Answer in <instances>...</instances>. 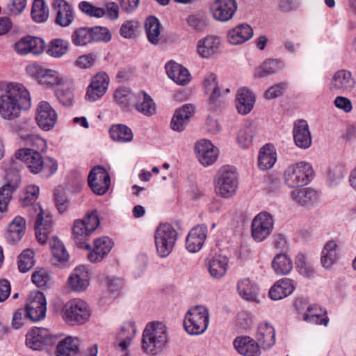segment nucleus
I'll return each mask as SVG.
<instances>
[{
    "mask_svg": "<svg viewBox=\"0 0 356 356\" xmlns=\"http://www.w3.org/2000/svg\"><path fill=\"white\" fill-rule=\"evenodd\" d=\"M229 259L225 256L216 255L209 260V272L214 279H220L227 273Z\"/></svg>",
    "mask_w": 356,
    "mask_h": 356,
    "instance_id": "37",
    "label": "nucleus"
},
{
    "mask_svg": "<svg viewBox=\"0 0 356 356\" xmlns=\"http://www.w3.org/2000/svg\"><path fill=\"white\" fill-rule=\"evenodd\" d=\"M292 199L299 205L310 207L317 202L318 192L312 188L296 189L291 192Z\"/></svg>",
    "mask_w": 356,
    "mask_h": 356,
    "instance_id": "33",
    "label": "nucleus"
},
{
    "mask_svg": "<svg viewBox=\"0 0 356 356\" xmlns=\"http://www.w3.org/2000/svg\"><path fill=\"white\" fill-rule=\"evenodd\" d=\"M79 8L82 13L90 17L100 18L106 15L105 8L94 6L92 3L86 1L80 2Z\"/></svg>",
    "mask_w": 356,
    "mask_h": 356,
    "instance_id": "54",
    "label": "nucleus"
},
{
    "mask_svg": "<svg viewBox=\"0 0 356 356\" xmlns=\"http://www.w3.org/2000/svg\"><path fill=\"white\" fill-rule=\"evenodd\" d=\"M345 166L342 164L331 165L327 170L328 184L331 187L339 185L346 174Z\"/></svg>",
    "mask_w": 356,
    "mask_h": 356,
    "instance_id": "47",
    "label": "nucleus"
},
{
    "mask_svg": "<svg viewBox=\"0 0 356 356\" xmlns=\"http://www.w3.org/2000/svg\"><path fill=\"white\" fill-rule=\"evenodd\" d=\"M326 310H323L317 305H309L303 314L302 320L307 323L327 326L329 318L326 316Z\"/></svg>",
    "mask_w": 356,
    "mask_h": 356,
    "instance_id": "38",
    "label": "nucleus"
},
{
    "mask_svg": "<svg viewBox=\"0 0 356 356\" xmlns=\"http://www.w3.org/2000/svg\"><path fill=\"white\" fill-rule=\"evenodd\" d=\"M31 280L37 286L42 287L48 284L50 280V276L45 269L40 268L32 274Z\"/></svg>",
    "mask_w": 356,
    "mask_h": 356,
    "instance_id": "60",
    "label": "nucleus"
},
{
    "mask_svg": "<svg viewBox=\"0 0 356 356\" xmlns=\"http://www.w3.org/2000/svg\"><path fill=\"white\" fill-rule=\"evenodd\" d=\"M298 271L305 277H312L314 273L313 265L308 261L307 257L302 254L297 256L295 261Z\"/></svg>",
    "mask_w": 356,
    "mask_h": 356,
    "instance_id": "53",
    "label": "nucleus"
},
{
    "mask_svg": "<svg viewBox=\"0 0 356 356\" xmlns=\"http://www.w3.org/2000/svg\"><path fill=\"white\" fill-rule=\"evenodd\" d=\"M54 201L59 213H63L68 209L70 201L66 197L63 187L58 186L55 189Z\"/></svg>",
    "mask_w": 356,
    "mask_h": 356,
    "instance_id": "55",
    "label": "nucleus"
},
{
    "mask_svg": "<svg viewBox=\"0 0 356 356\" xmlns=\"http://www.w3.org/2000/svg\"><path fill=\"white\" fill-rule=\"evenodd\" d=\"M111 138L117 142H130L133 139V133L127 126L124 124H114L109 129Z\"/></svg>",
    "mask_w": 356,
    "mask_h": 356,
    "instance_id": "43",
    "label": "nucleus"
},
{
    "mask_svg": "<svg viewBox=\"0 0 356 356\" xmlns=\"http://www.w3.org/2000/svg\"><path fill=\"white\" fill-rule=\"evenodd\" d=\"M88 273L85 266L76 267L68 279V284L75 291H83L89 285Z\"/></svg>",
    "mask_w": 356,
    "mask_h": 356,
    "instance_id": "28",
    "label": "nucleus"
},
{
    "mask_svg": "<svg viewBox=\"0 0 356 356\" xmlns=\"http://www.w3.org/2000/svg\"><path fill=\"white\" fill-rule=\"evenodd\" d=\"M136 332L135 323L129 321L124 323L121 327L120 331L117 334L116 339H124L131 340Z\"/></svg>",
    "mask_w": 356,
    "mask_h": 356,
    "instance_id": "59",
    "label": "nucleus"
},
{
    "mask_svg": "<svg viewBox=\"0 0 356 356\" xmlns=\"http://www.w3.org/2000/svg\"><path fill=\"white\" fill-rule=\"evenodd\" d=\"M220 46V39L218 37L209 35L198 41L197 52L202 58H208L216 54Z\"/></svg>",
    "mask_w": 356,
    "mask_h": 356,
    "instance_id": "34",
    "label": "nucleus"
},
{
    "mask_svg": "<svg viewBox=\"0 0 356 356\" xmlns=\"http://www.w3.org/2000/svg\"><path fill=\"white\" fill-rule=\"evenodd\" d=\"M145 31L149 41L152 44H156L159 40L160 24L157 18L149 17L145 24Z\"/></svg>",
    "mask_w": 356,
    "mask_h": 356,
    "instance_id": "48",
    "label": "nucleus"
},
{
    "mask_svg": "<svg viewBox=\"0 0 356 356\" xmlns=\"http://www.w3.org/2000/svg\"><path fill=\"white\" fill-rule=\"evenodd\" d=\"M314 171L312 165L301 161L289 165L284 171V182L291 188L307 185L312 179Z\"/></svg>",
    "mask_w": 356,
    "mask_h": 356,
    "instance_id": "8",
    "label": "nucleus"
},
{
    "mask_svg": "<svg viewBox=\"0 0 356 356\" xmlns=\"http://www.w3.org/2000/svg\"><path fill=\"white\" fill-rule=\"evenodd\" d=\"M65 321L72 325H81L87 322L91 315L87 303L81 299L67 302L63 309Z\"/></svg>",
    "mask_w": 356,
    "mask_h": 356,
    "instance_id": "11",
    "label": "nucleus"
},
{
    "mask_svg": "<svg viewBox=\"0 0 356 356\" xmlns=\"http://www.w3.org/2000/svg\"><path fill=\"white\" fill-rule=\"evenodd\" d=\"M340 248L334 240L328 241L321 252V263L325 268H330L339 259Z\"/></svg>",
    "mask_w": 356,
    "mask_h": 356,
    "instance_id": "29",
    "label": "nucleus"
},
{
    "mask_svg": "<svg viewBox=\"0 0 356 356\" xmlns=\"http://www.w3.org/2000/svg\"><path fill=\"white\" fill-rule=\"evenodd\" d=\"M255 99L252 92L246 88H241L236 95V108L242 115L250 113L254 107Z\"/></svg>",
    "mask_w": 356,
    "mask_h": 356,
    "instance_id": "36",
    "label": "nucleus"
},
{
    "mask_svg": "<svg viewBox=\"0 0 356 356\" xmlns=\"http://www.w3.org/2000/svg\"><path fill=\"white\" fill-rule=\"evenodd\" d=\"M0 115L13 120L21 115L22 85L17 82H0Z\"/></svg>",
    "mask_w": 356,
    "mask_h": 356,
    "instance_id": "2",
    "label": "nucleus"
},
{
    "mask_svg": "<svg viewBox=\"0 0 356 356\" xmlns=\"http://www.w3.org/2000/svg\"><path fill=\"white\" fill-rule=\"evenodd\" d=\"M355 86V80L349 71L344 70L337 72L332 77L331 88L342 92L350 91Z\"/></svg>",
    "mask_w": 356,
    "mask_h": 356,
    "instance_id": "26",
    "label": "nucleus"
},
{
    "mask_svg": "<svg viewBox=\"0 0 356 356\" xmlns=\"http://www.w3.org/2000/svg\"><path fill=\"white\" fill-rule=\"evenodd\" d=\"M253 35V30L246 24L238 25L227 33L228 41L234 45H238L250 40Z\"/></svg>",
    "mask_w": 356,
    "mask_h": 356,
    "instance_id": "31",
    "label": "nucleus"
},
{
    "mask_svg": "<svg viewBox=\"0 0 356 356\" xmlns=\"http://www.w3.org/2000/svg\"><path fill=\"white\" fill-rule=\"evenodd\" d=\"M273 225V216L270 213L261 212L257 214L252 222L253 238L258 242L265 240L272 232Z\"/></svg>",
    "mask_w": 356,
    "mask_h": 356,
    "instance_id": "13",
    "label": "nucleus"
},
{
    "mask_svg": "<svg viewBox=\"0 0 356 356\" xmlns=\"http://www.w3.org/2000/svg\"><path fill=\"white\" fill-rule=\"evenodd\" d=\"M272 267L277 275L289 274L293 269V262L286 254H277L272 261Z\"/></svg>",
    "mask_w": 356,
    "mask_h": 356,
    "instance_id": "41",
    "label": "nucleus"
},
{
    "mask_svg": "<svg viewBox=\"0 0 356 356\" xmlns=\"http://www.w3.org/2000/svg\"><path fill=\"white\" fill-rule=\"evenodd\" d=\"M30 218H35L34 228L37 241L40 244H44L51 231L53 220L51 216L42 209L39 203L26 204L24 208V213Z\"/></svg>",
    "mask_w": 356,
    "mask_h": 356,
    "instance_id": "5",
    "label": "nucleus"
},
{
    "mask_svg": "<svg viewBox=\"0 0 356 356\" xmlns=\"http://www.w3.org/2000/svg\"><path fill=\"white\" fill-rule=\"evenodd\" d=\"M38 159H44L41 172L44 173V176L49 177L56 173L58 170V163L56 160L52 157H38Z\"/></svg>",
    "mask_w": 356,
    "mask_h": 356,
    "instance_id": "62",
    "label": "nucleus"
},
{
    "mask_svg": "<svg viewBox=\"0 0 356 356\" xmlns=\"http://www.w3.org/2000/svg\"><path fill=\"white\" fill-rule=\"evenodd\" d=\"M109 84V78L106 73L99 72L92 78L88 87L86 99L95 102L101 98L107 91Z\"/></svg>",
    "mask_w": 356,
    "mask_h": 356,
    "instance_id": "18",
    "label": "nucleus"
},
{
    "mask_svg": "<svg viewBox=\"0 0 356 356\" xmlns=\"http://www.w3.org/2000/svg\"><path fill=\"white\" fill-rule=\"evenodd\" d=\"M177 240L176 229L168 223L161 224L154 233L156 251L161 257H168L172 251Z\"/></svg>",
    "mask_w": 356,
    "mask_h": 356,
    "instance_id": "10",
    "label": "nucleus"
},
{
    "mask_svg": "<svg viewBox=\"0 0 356 356\" xmlns=\"http://www.w3.org/2000/svg\"><path fill=\"white\" fill-rule=\"evenodd\" d=\"M46 310V299L43 293L39 291L31 292L26 304L28 318L32 321H38L45 317Z\"/></svg>",
    "mask_w": 356,
    "mask_h": 356,
    "instance_id": "14",
    "label": "nucleus"
},
{
    "mask_svg": "<svg viewBox=\"0 0 356 356\" xmlns=\"http://www.w3.org/2000/svg\"><path fill=\"white\" fill-rule=\"evenodd\" d=\"M46 149V141L38 135L24 136V156H41Z\"/></svg>",
    "mask_w": 356,
    "mask_h": 356,
    "instance_id": "22",
    "label": "nucleus"
},
{
    "mask_svg": "<svg viewBox=\"0 0 356 356\" xmlns=\"http://www.w3.org/2000/svg\"><path fill=\"white\" fill-rule=\"evenodd\" d=\"M35 120L40 128L49 131L55 127L58 115L49 102L42 101L38 106Z\"/></svg>",
    "mask_w": 356,
    "mask_h": 356,
    "instance_id": "16",
    "label": "nucleus"
},
{
    "mask_svg": "<svg viewBox=\"0 0 356 356\" xmlns=\"http://www.w3.org/2000/svg\"><path fill=\"white\" fill-rule=\"evenodd\" d=\"M31 15L35 22L42 23L47 20L49 8L44 0H34Z\"/></svg>",
    "mask_w": 356,
    "mask_h": 356,
    "instance_id": "45",
    "label": "nucleus"
},
{
    "mask_svg": "<svg viewBox=\"0 0 356 356\" xmlns=\"http://www.w3.org/2000/svg\"><path fill=\"white\" fill-rule=\"evenodd\" d=\"M52 6L56 11L55 22L57 25L67 27L74 22L72 8L65 0H54Z\"/></svg>",
    "mask_w": 356,
    "mask_h": 356,
    "instance_id": "21",
    "label": "nucleus"
},
{
    "mask_svg": "<svg viewBox=\"0 0 356 356\" xmlns=\"http://www.w3.org/2000/svg\"><path fill=\"white\" fill-rule=\"evenodd\" d=\"M135 108L146 116H151L156 113V105L153 99L144 91L138 94V102L136 104Z\"/></svg>",
    "mask_w": 356,
    "mask_h": 356,
    "instance_id": "42",
    "label": "nucleus"
},
{
    "mask_svg": "<svg viewBox=\"0 0 356 356\" xmlns=\"http://www.w3.org/2000/svg\"><path fill=\"white\" fill-rule=\"evenodd\" d=\"M26 73L35 78L40 84L49 87L56 86V95L60 104L65 106L73 105L74 93L72 82L61 76L58 72L43 67L37 64L26 67Z\"/></svg>",
    "mask_w": 356,
    "mask_h": 356,
    "instance_id": "1",
    "label": "nucleus"
},
{
    "mask_svg": "<svg viewBox=\"0 0 356 356\" xmlns=\"http://www.w3.org/2000/svg\"><path fill=\"white\" fill-rule=\"evenodd\" d=\"M282 65L280 60L268 59L257 70L255 74L257 77H264L277 72L282 69Z\"/></svg>",
    "mask_w": 356,
    "mask_h": 356,
    "instance_id": "51",
    "label": "nucleus"
},
{
    "mask_svg": "<svg viewBox=\"0 0 356 356\" xmlns=\"http://www.w3.org/2000/svg\"><path fill=\"white\" fill-rule=\"evenodd\" d=\"M90 28L79 27L74 30L71 40L75 46H84L92 42Z\"/></svg>",
    "mask_w": 356,
    "mask_h": 356,
    "instance_id": "49",
    "label": "nucleus"
},
{
    "mask_svg": "<svg viewBox=\"0 0 356 356\" xmlns=\"http://www.w3.org/2000/svg\"><path fill=\"white\" fill-rule=\"evenodd\" d=\"M194 151L200 156H207L210 154L211 156H218L220 153L219 149L207 139L197 140L195 144Z\"/></svg>",
    "mask_w": 356,
    "mask_h": 356,
    "instance_id": "50",
    "label": "nucleus"
},
{
    "mask_svg": "<svg viewBox=\"0 0 356 356\" xmlns=\"http://www.w3.org/2000/svg\"><path fill=\"white\" fill-rule=\"evenodd\" d=\"M39 187L35 185H29L24 190V208L26 204L35 203L39 193Z\"/></svg>",
    "mask_w": 356,
    "mask_h": 356,
    "instance_id": "63",
    "label": "nucleus"
},
{
    "mask_svg": "<svg viewBox=\"0 0 356 356\" xmlns=\"http://www.w3.org/2000/svg\"><path fill=\"white\" fill-rule=\"evenodd\" d=\"M236 10L237 4L235 0H214L210 6L213 17L222 22L230 20Z\"/></svg>",
    "mask_w": 356,
    "mask_h": 356,
    "instance_id": "17",
    "label": "nucleus"
},
{
    "mask_svg": "<svg viewBox=\"0 0 356 356\" xmlns=\"http://www.w3.org/2000/svg\"><path fill=\"white\" fill-rule=\"evenodd\" d=\"M22 237V217H15L9 224L6 239L10 245L17 244Z\"/></svg>",
    "mask_w": 356,
    "mask_h": 356,
    "instance_id": "40",
    "label": "nucleus"
},
{
    "mask_svg": "<svg viewBox=\"0 0 356 356\" xmlns=\"http://www.w3.org/2000/svg\"><path fill=\"white\" fill-rule=\"evenodd\" d=\"M170 341L167 326L161 322L147 324L143 332L142 348L150 355L161 353Z\"/></svg>",
    "mask_w": 356,
    "mask_h": 356,
    "instance_id": "3",
    "label": "nucleus"
},
{
    "mask_svg": "<svg viewBox=\"0 0 356 356\" xmlns=\"http://www.w3.org/2000/svg\"><path fill=\"white\" fill-rule=\"evenodd\" d=\"M165 69L169 78L177 84L184 86L190 81V73L182 65L170 61L165 65Z\"/></svg>",
    "mask_w": 356,
    "mask_h": 356,
    "instance_id": "30",
    "label": "nucleus"
},
{
    "mask_svg": "<svg viewBox=\"0 0 356 356\" xmlns=\"http://www.w3.org/2000/svg\"><path fill=\"white\" fill-rule=\"evenodd\" d=\"M50 247L54 257L58 261H66L69 259V254L63 243L57 237L50 240Z\"/></svg>",
    "mask_w": 356,
    "mask_h": 356,
    "instance_id": "52",
    "label": "nucleus"
},
{
    "mask_svg": "<svg viewBox=\"0 0 356 356\" xmlns=\"http://www.w3.org/2000/svg\"><path fill=\"white\" fill-rule=\"evenodd\" d=\"M69 50V42L60 38H56L49 42L47 53L54 58H60L65 55Z\"/></svg>",
    "mask_w": 356,
    "mask_h": 356,
    "instance_id": "44",
    "label": "nucleus"
},
{
    "mask_svg": "<svg viewBox=\"0 0 356 356\" xmlns=\"http://www.w3.org/2000/svg\"><path fill=\"white\" fill-rule=\"evenodd\" d=\"M238 188L236 168L233 165H223L216 176L215 190L223 198L232 197Z\"/></svg>",
    "mask_w": 356,
    "mask_h": 356,
    "instance_id": "7",
    "label": "nucleus"
},
{
    "mask_svg": "<svg viewBox=\"0 0 356 356\" xmlns=\"http://www.w3.org/2000/svg\"><path fill=\"white\" fill-rule=\"evenodd\" d=\"M57 335L52 334L47 329L34 327L26 335V345L33 350H40L43 346L51 347L56 345Z\"/></svg>",
    "mask_w": 356,
    "mask_h": 356,
    "instance_id": "12",
    "label": "nucleus"
},
{
    "mask_svg": "<svg viewBox=\"0 0 356 356\" xmlns=\"http://www.w3.org/2000/svg\"><path fill=\"white\" fill-rule=\"evenodd\" d=\"M293 134L295 144L301 149H307L312 145V135L306 120H296L293 125Z\"/></svg>",
    "mask_w": 356,
    "mask_h": 356,
    "instance_id": "19",
    "label": "nucleus"
},
{
    "mask_svg": "<svg viewBox=\"0 0 356 356\" xmlns=\"http://www.w3.org/2000/svg\"><path fill=\"white\" fill-rule=\"evenodd\" d=\"M254 129L247 126L241 129L238 134V143L242 147H248L252 142Z\"/></svg>",
    "mask_w": 356,
    "mask_h": 356,
    "instance_id": "57",
    "label": "nucleus"
},
{
    "mask_svg": "<svg viewBox=\"0 0 356 356\" xmlns=\"http://www.w3.org/2000/svg\"><path fill=\"white\" fill-rule=\"evenodd\" d=\"M295 289V282L289 278L277 281L270 289L269 297L273 300H281L291 295Z\"/></svg>",
    "mask_w": 356,
    "mask_h": 356,
    "instance_id": "25",
    "label": "nucleus"
},
{
    "mask_svg": "<svg viewBox=\"0 0 356 356\" xmlns=\"http://www.w3.org/2000/svg\"><path fill=\"white\" fill-rule=\"evenodd\" d=\"M90 32L92 42L99 41L108 42L112 38L110 31L104 26L90 27Z\"/></svg>",
    "mask_w": 356,
    "mask_h": 356,
    "instance_id": "56",
    "label": "nucleus"
},
{
    "mask_svg": "<svg viewBox=\"0 0 356 356\" xmlns=\"http://www.w3.org/2000/svg\"><path fill=\"white\" fill-rule=\"evenodd\" d=\"M45 48V44L42 39L38 37H24V54L32 53L40 54Z\"/></svg>",
    "mask_w": 356,
    "mask_h": 356,
    "instance_id": "46",
    "label": "nucleus"
},
{
    "mask_svg": "<svg viewBox=\"0 0 356 356\" xmlns=\"http://www.w3.org/2000/svg\"><path fill=\"white\" fill-rule=\"evenodd\" d=\"M131 97V92L125 88L117 89L114 94L116 102L122 108L129 107Z\"/></svg>",
    "mask_w": 356,
    "mask_h": 356,
    "instance_id": "58",
    "label": "nucleus"
},
{
    "mask_svg": "<svg viewBox=\"0 0 356 356\" xmlns=\"http://www.w3.org/2000/svg\"><path fill=\"white\" fill-rule=\"evenodd\" d=\"M113 242L108 237L97 238L94 242L92 252L88 254V258L91 262H97L103 259L111 250Z\"/></svg>",
    "mask_w": 356,
    "mask_h": 356,
    "instance_id": "32",
    "label": "nucleus"
},
{
    "mask_svg": "<svg viewBox=\"0 0 356 356\" xmlns=\"http://www.w3.org/2000/svg\"><path fill=\"white\" fill-rule=\"evenodd\" d=\"M209 323V310L204 306L198 305L191 308L185 316L184 325L190 334L204 333Z\"/></svg>",
    "mask_w": 356,
    "mask_h": 356,
    "instance_id": "9",
    "label": "nucleus"
},
{
    "mask_svg": "<svg viewBox=\"0 0 356 356\" xmlns=\"http://www.w3.org/2000/svg\"><path fill=\"white\" fill-rule=\"evenodd\" d=\"M88 183L95 194L102 195L108 190L111 179L105 168L101 166H96L92 168L88 175Z\"/></svg>",
    "mask_w": 356,
    "mask_h": 356,
    "instance_id": "15",
    "label": "nucleus"
},
{
    "mask_svg": "<svg viewBox=\"0 0 356 356\" xmlns=\"http://www.w3.org/2000/svg\"><path fill=\"white\" fill-rule=\"evenodd\" d=\"M138 26L139 24L136 21H126L120 27V35L124 38H134Z\"/></svg>",
    "mask_w": 356,
    "mask_h": 356,
    "instance_id": "61",
    "label": "nucleus"
},
{
    "mask_svg": "<svg viewBox=\"0 0 356 356\" xmlns=\"http://www.w3.org/2000/svg\"><path fill=\"white\" fill-rule=\"evenodd\" d=\"M204 86L205 92L209 95V105L211 109L216 110L220 106V92L217 81V76L213 73H210L204 79Z\"/></svg>",
    "mask_w": 356,
    "mask_h": 356,
    "instance_id": "24",
    "label": "nucleus"
},
{
    "mask_svg": "<svg viewBox=\"0 0 356 356\" xmlns=\"http://www.w3.org/2000/svg\"><path fill=\"white\" fill-rule=\"evenodd\" d=\"M21 157L12 159L8 170L6 171V183L0 188V212L7 211L12 195L16 192L21 184Z\"/></svg>",
    "mask_w": 356,
    "mask_h": 356,
    "instance_id": "4",
    "label": "nucleus"
},
{
    "mask_svg": "<svg viewBox=\"0 0 356 356\" xmlns=\"http://www.w3.org/2000/svg\"><path fill=\"white\" fill-rule=\"evenodd\" d=\"M207 227L204 225L193 227L186 240V249L191 252H197L202 247L207 236Z\"/></svg>",
    "mask_w": 356,
    "mask_h": 356,
    "instance_id": "20",
    "label": "nucleus"
},
{
    "mask_svg": "<svg viewBox=\"0 0 356 356\" xmlns=\"http://www.w3.org/2000/svg\"><path fill=\"white\" fill-rule=\"evenodd\" d=\"M56 356H74L79 352V340L72 337L57 339Z\"/></svg>",
    "mask_w": 356,
    "mask_h": 356,
    "instance_id": "35",
    "label": "nucleus"
},
{
    "mask_svg": "<svg viewBox=\"0 0 356 356\" xmlns=\"http://www.w3.org/2000/svg\"><path fill=\"white\" fill-rule=\"evenodd\" d=\"M99 225V219L97 210L87 213L83 219L76 220L73 227V238L76 244L81 248L90 250V245L87 243L88 236Z\"/></svg>",
    "mask_w": 356,
    "mask_h": 356,
    "instance_id": "6",
    "label": "nucleus"
},
{
    "mask_svg": "<svg viewBox=\"0 0 356 356\" xmlns=\"http://www.w3.org/2000/svg\"><path fill=\"white\" fill-rule=\"evenodd\" d=\"M233 343L234 348L241 355L259 356L261 353L259 344L250 337H236Z\"/></svg>",
    "mask_w": 356,
    "mask_h": 356,
    "instance_id": "23",
    "label": "nucleus"
},
{
    "mask_svg": "<svg viewBox=\"0 0 356 356\" xmlns=\"http://www.w3.org/2000/svg\"><path fill=\"white\" fill-rule=\"evenodd\" d=\"M257 341L264 350L270 349L275 343V331L269 323H261L256 334Z\"/></svg>",
    "mask_w": 356,
    "mask_h": 356,
    "instance_id": "27",
    "label": "nucleus"
},
{
    "mask_svg": "<svg viewBox=\"0 0 356 356\" xmlns=\"http://www.w3.org/2000/svg\"><path fill=\"white\" fill-rule=\"evenodd\" d=\"M44 159L38 157H27L25 163L32 173L37 174L42 171Z\"/></svg>",
    "mask_w": 356,
    "mask_h": 356,
    "instance_id": "64",
    "label": "nucleus"
},
{
    "mask_svg": "<svg viewBox=\"0 0 356 356\" xmlns=\"http://www.w3.org/2000/svg\"><path fill=\"white\" fill-rule=\"evenodd\" d=\"M237 291L243 299L248 301H255L257 298L259 288L250 279L243 278L238 282Z\"/></svg>",
    "mask_w": 356,
    "mask_h": 356,
    "instance_id": "39",
    "label": "nucleus"
}]
</instances>
